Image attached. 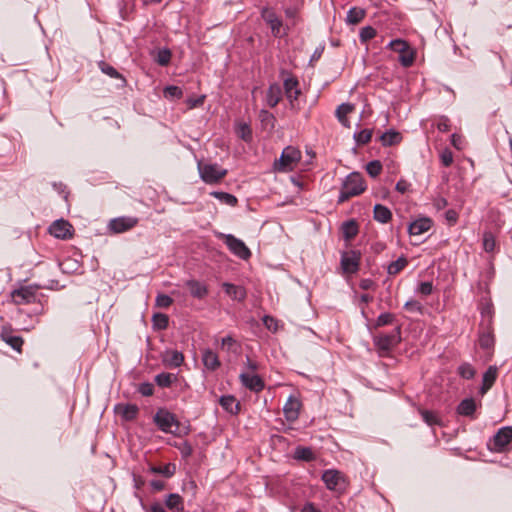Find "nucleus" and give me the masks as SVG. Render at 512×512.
<instances>
[{
  "instance_id": "nucleus-1",
  "label": "nucleus",
  "mask_w": 512,
  "mask_h": 512,
  "mask_svg": "<svg viewBox=\"0 0 512 512\" xmlns=\"http://www.w3.org/2000/svg\"><path fill=\"white\" fill-rule=\"evenodd\" d=\"M366 189V185L362 175L358 172L350 173L343 182L339 202H344L350 197L358 196Z\"/></svg>"
},
{
  "instance_id": "nucleus-2",
  "label": "nucleus",
  "mask_w": 512,
  "mask_h": 512,
  "mask_svg": "<svg viewBox=\"0 0 512 512\" xmlns=\"http://www.w3.org/2000/svg\"><path fill=\"white\" fill-rule=\"evenodd\" d=\"M301 159V152L293 146H287L283 149L279 159L273 163L274 171L289 172L292 171Z\"/></svg>"
},
{
  "instance_id": "nucleus-3",
  "label": "nucleus",
  "mask_w": 512,
  "mask_h": 512,
  "mask_svg": "<svg viewBox=\"0 0 512 512\" xmlns=\"http://www.w3.org/2000/svg\"><path fill=\"white\" fill-rule=\"evenodd\" d=\"M156 426L164 433H170L174 435L180 434V424L175 414L171 413L167 409L160 408L157 410L153 417Z\"/></svg>"
},
{
  "instance_id": "nucleus-4",
  "label": "nucleus",
  "mask_w": 512,
  "mask_h": 512,
  "mask_svg": "<svg viewBox=\"0 0 512 512\" xmlns=\"http://www.w3.org/2000/svg\"><path fill=\"white\" fill-rule=\"evenodd\" d=\"M215 236L219 240H222L226 244L229 251L238 258L242 260H247L251 257L250 249L245 245V243L241 239L236 238L232 234H225L222 232H215Z\"/></svg>"
},
{
  "instance_id": "nucleus-5",
  "label": "nucleus",
  "mask_w": 512,
  "mask_h": 512,
  "mask_svg": "<svg viewBox=\"0 0 512 512\" xmlns=\"http://www.w3.org/2000/svg\"><path fill=\"white\" fill-rule=\"evenodd\" d=\"M322 480L328 490L335 492H343L347 485L345 475L336 469L325 470L322 474Z\"/></svg>"
},
{
  "instance_id": "nucleus-6",
  "label": "nucleus",
  "mask_w": 512,
  "mask_h": 512,
  "mask_svg": "<svg viewBox=\"0 0 512 512\" xmlns=\"http://www.w3.org/2000/svg\"><path fill=\"white\" fill-rule=\"evenodd\" d=\"M198 171L201 179L208 184L219 182L227 174V170L221 168L218 164L198 163Z\"/></svg>"
},
{
  "instance_id": "nucleus-7",
  "label": "nucleus",
  "mask_w": 512,
  "mask_h": 512,
  "mask_svg": "<svg viewBox=\"0 0 512 512\" xmlns=\"http://www.w3.org/2000/svg\"><path fill=\"white\" fill-rule=\"evenodd\" d=\"M261 17L270 27L271 33L274 37H282L287 34L281 18L273 8H263L261 11Z\"/></svg>"
},
{
  "instance_id": "nucleus-8",
  "label": "nucleus",
  "mask_w": 512,
  "mask_h": 512,
  "mask_svg": "<svg viewBox=\"0 0 512 512\" xmlns=\"http://www.w3.org/2000/svg\"><path fill=\"white\" fill-rule=\"evenodd\" d=\"M400 334L401 328L397 327L389 334H382L375 337L374 344L380 351L388 352L400 342Z\"/></svg>"
},
{
  "instance_id": "nucleus-9",
  "label": "nucleus",
  "mask_w": 512,
  "mask_h": 512,
  "mask_svg": "<svg viewBox=\"0 0 512 512\" xmlns=\"http://www.w3.org/2000/svg\"><path fill=\"white\" fill-rule=\"evenodd\" d=\"M361 254L359 251L350 250L342 253L341 266L345 273L353 274L359 269Z\"/></svg>"
},
{
  "instance_id": "nucleus-10",
  "label": "nucleus",
  "mask_w": 512,
  "mask_h": 512,
  "mask_svg": "<svg viewBox=\"0 0 512 512\" xmlns=\"http://www.w3.org/2000/svg\"><path fill=\"white\" fill-rule=\"evenodd\" d=\"M138 223V219L135 217H117L114 219H111L108 224V228L111 232L115 234L126 232L133 227H135Z\"/></svg>"
},
{
  "instance_id": "nucleus-11",
  "label": "nucleus",
  "mask_w": 512,
  "mask_h": 512,
  "mask_svg": "<svg viewBox=\"0 0 512 512\" xmlns=\"http://www.w3.org/2000/svg\"><path fill=\"white\" fill-rule=\"evenodd\" d=\"M491 450L502 452L512 442V427H502L493 437Z\"/></svg>"
},
{
  "instance_id": "nucleus-12",
  "label": "nucleus",
  "mask_w": 512,
  "mask_h": 512,
  "mask_svg": "<svg viewBox=\"0 0 512 512\" xmlns=\"http://www.w3.org/2000/svg\"><path fill=\"white\" fill-rule=\"evenodd\" d=\"M71 229H72V226L68 221L60 219V220L54 221L51 224V226L49 228V232L51 235H53L56 238L66 239L68 237H71V235H72Z\"/></svg>"
},
{
  "instance_id": "nucleus-13",
  "label": "nucleus",
  "mask_w": 512,
  "mask_h": 512,
  "mask_svg": "<svg viewBox=\"0 0 512 512\" xmlns=\"http://www.w3.org/2000/svg\"><path fill=\"white\" fill-rule=\"evenodd\" d=\"M115 413L125 421L134 420L139 412V408L136 404H124L119 403L114 407Z\"/></svg>"
},
{
  "instance_id": "nucleus-14",
  "label": "nucleus",
  "mask_w": 512,
  "mask_h": 512,
  "mask_svg": "<svg viewBox=\"0 0 512 512\" xmlns=\"http://www.w3.org/2000/svg\"><path fill=\"white\" fill-rule=\"evenodd\" d=\"M300 408V401L296 397L289 396L283 407V412L286 419L288 421H295L299 416Z\"/></svg>"
},
{
  "instance_id": "nucleus-15",
  "label": "nucleus",
  "mask_w": 512,
  "mask_h": 512,
  "mask_svg": "<svg viewBox=\"0 0 512 512\" xmlns=\"http://www.w3.org/2000/svg\"><path fill=\"white\" fill-rule=\"evenodd\" d=\"M284 89L285 94L288 100L293 103V101H296L301 94V91L299 89V82L294 77H289L284 80Z\"/></svg>"
},
{
  "instance_id": "nucleus-16",
  "label": "nucleus",
  "mask_w": 512,
  "mask_h": 512,
  "mask_svg": "<svg viewBox=\"0 0 512 512\" xmlns=\"http://www.w3.org/2000/svg\"><path fill=\"white\" fill-rule=\"evenodd\" d=\"M498 375V368L496 366H490L483 374L482 386L480 388L481 395H484L491 389L495 383Z\"/></svg>"
},
{
  "instance_id": "nucleus-17",
  "label": "nucleus",
  "mask_w": 512,
  "mask_h": 512,
  "mask_svg": "<svg viewBox=\"0 0 512 512\" xmlns=\"http://www.w3.org/2000/svg\"><path fill=\"white\" fill-rule=\"evenodd\" d=\"M477 409V404L473 398L463 399L456 408V411L459 415L475 418V412Z\"/></svg>"
},
{
  "instance_id": "nucleus-18",
  "label": "nucleus",
  "mask_w": 512,
  "mask_h": 512,
  "mask_svg": "<svg viewBox=\"0 0 512 512\" xmlns=\"http://www.w3.org/2000/svg\"><path fill=\"white\" fill-rule=\"evenodd\" d=\"M432 226V221L429 218H420L412 222L408 227L410 235L418 236L427 232Z\"/></svg>"
},
{
  "instance_id": "nucleus-19",
  "label": "nucleus",
  "mask_w": 512,
  "mask_h": 512,
  "mask_svg": "<svg viewBox=\"0 0 512 512\" xmlns=\"http://www.w3.org/2000/svg\"><path fill=\"white\" fill-rule=\"evenodd\" d=\"M202 361L208 370L215 371L220 367V361L217 354L210 349L203 351Z\"/></svg>"
},
{
  "instance_id": "nucleus-20",
  "label": "nucleus",
  "mask_w": 512,
  "mask_h": 512,
  "mask_svg": "<svg viewBox=\"0 0 512 512\" xmlns=\"http://www.w3.org/2000/svg\"><path fill=\"white\" fill-rule=\"evenodd\" d=\"M12 299L14 303L18 305L29 303L32 299H34V292L27 287L20 288L13 291Z\"/></svg>"
},
{
  "instance_id": "nucleus-21",
  "label": "nucleus",
  "mask_w": 512,
  "mask_h": 512,
  "mask_svg": "<svg viewBox=\"0 0 512 512\" xmlns=\"http://www.w3.org/2000/svg\"><path fill=\"white\" fill-rule=\"evenodd\" d=\"M353 110H354V105L350 104V103H342L341 105H339L337 107L336 117L343 126H345V127L350 126L347 115L350 114Z\"/></svg>"
},
{
  "instance_id": "nucleus-22",
  "label": "nucleus",
  "mask_w": 512,
  "mask_h": 512,
  "mask_svg": "<svg viewBox=\"0 0 512 512\" xmlns=\"http://www.w3.org/2000/svg\"><path fill=\"white\" fill-rule=\"evenodd\" d=\"M373 217L377 222L387 223L392 218V213L389 208L382 204H376L373 209Z\"/></svg>"
},
{
  "instance_id": "nucleus-23",
  "label": "nucleus",
  "mask_w": 512,
  "mask_h": 512,
  "mask_svg": "<svg viewBox=\"0 0 512 512\" xmlns=\"http://www.w3.org/2000/svg\"><path fill=\"white\" fill-rule=\"evenodd\" d=\"M184 356L177 350H170L165 353L164 362L169 367L177 368L182 365Z\"/></svg>"
},
{
  "instance_id": "nucleus-24",
  "label": "nucleus",
  "mask_w": 512,
  "mask_h": 512,
  "mask_svg": "<svg viewBox=\"0 0 512 512\" xmlns=\"http://www.w3.org/2000/svg\"><path fill=\"white\" fill-rule=\"evenodd\" d=\"M186 285L189 288L191 295L195 298L202 299L208 293L207 287L199 281L189 280L186 282Z\"/></svg>"
},
{
  "instance_id": "nucleus-25",
  "label": "nucleus",
  "mask_w": 512,
  "mask_h": 512,
  "mask_svg": "<svg viewBox=\"0 0 512 512\" xmlns=\"http://www.w3.org/2000/svg\"><path fill=\"white\" fill-rule=\"evenodd\" d=\"M148 471L152 474H161L166 478H171L176 472L174 463H167L164 466L150 465Z\"/></svg>"
},
{
  "instance_id": "nucleus-26",
  "label": "nucleus",
  "mask_w": 512,
  "mask_h": 512,
  "mask_svg": "<svg viewBox=\"0 0 512 512\" xmlns=\"http://www.w3.org/2000/svg\"><path fill=\"white\" fill-rule=\"evenodd\" d=\"M165 505L168 509L175 511V512H181L183 511V500L179 494L171 493L167 496L165 500Z\"/></svg>"
},
{
  "instance_id": "nucleus-27",
  "label": "nucleus",
  "mask_w": 512,
  "mask_h": 512,
  "mask_svg": "<svg viewBox=\"0 0 512 512\" xmlns=\"http://www.w3.org/2000/svg\"><path fill=\"white\" fill-rule=\"evenodd\" d=\"M342 233L345 240L350 241L358 234V223L355 220H349L342 224Z\"/></svg>"
},
{
  "instance_id": "nucleus-28",
  "label": "nucleus",
  "mask_w": 512,
  "mask_h": 512,
  "mask_svg": "<svg viewBox=\"0 0 512 512\" xmlns=\"http://www.w3.org/2000/svg\"><path fill=\"white\" fill-rule=\"evenodd\" d=\"M281 88L279 85H271L266 93V101L270 107H274L281 99Z\"/></svg>"
},
{
  "instance_id": "nucleus-29",
  "label": "nucleus",
  "mask_w": 512,
  "mask_h": 512,
  "mask_svg": "<svg viewBox=\"0 0 512 512\" xmlns=\"http://www.w3.org/2000/svg\"><path fill=\"white\" fill-rule=\"evenodd\" d=\"M219 403L227 412L237 413L239 410V403L231 395L221 396Z\"/></svg>"
},
{
  "instance_id": "nucleus-30",
  "label": "nucleus",
  "mask_w": 512,
  "mask_h": 512,
  "mask_svg": "<svg viewBox=\"0 0 512 512\" xmlns=\"http://www.w3.org/2000/svg\"><path fill=\"white\" fill-rule=\"evenodd\" d=\"M223 288L225 293L235 300H242L245 297V291L242 287L230 283H224Z\"/></svg>"
},
{
  "instance_id": "nucleus-31",
  "label": "nucleus",
  "mask_w": 512,
  "mask_h": 512,
  "mask_svg": "<svg viewBox=\"0 0 512 512\" xmlns=\"http://www.w3.org/2000/svg\"><path fill=\"white\" fill-rule=\"evenodd\" d=\"M294 459L302 461H313L315 460V454L309 447L298 446L293 455Z\"/></svg>"
},
{
  "instance_id": "nucleus-32",
  "label": "nucleus",
  "mask_w": 512,
  "mask_h": 512,
  "mask_svg": "<svg viewBox=\"0 0 512 512\" xmlns=\"http://www.w3.org/2000/svg\"><path fill=\"white\" fill-rule=\"evenodd\" d=\"M380 139L384 146H392L398 144L401 141L402 137L399 132L390 130L383 133Z\"/></svg>"
},
{
  "instance_id": "nucleus-33",
  "label": "nucleus",
  "mask_w": 512,
  "mask_h": 512,
  "mask_svg": "<svg viewBox=\"0 0 512 512\" xmlns=\"http://www.w3.org/2000/svg\"><path fill=\"white\" fill-rule=\"evenodd\" d=\"M236 134L238 137L246 142L252 141V129L245 122L239 121L236 123Z\"/></svg>"
},
{
  "instance_id": "nucleus-34",
  "label": "nucleus",
  "mask_w": 512,
  "mask_h": 512,
  "mask_svg": "<svg viewBox=\"0 0 512 512\" xmlns=\"http://www.w3.org/2000/svg\"><path fill=\"white\" fill-rule=\"evenodd\" d=\"M419 412H420V415L422 416L423 421L427 425H429V426H434V425L441 426L442 425V421L436 413L429 411V410H424V409H420Z\"/></svg>"
},
{
  "instance_id": "nucleus-35",
  "label": "nucleus",
  "mask_w": 512,
  "mask_h": 512,
  "mask_svg": "<svg viewBox=\"0 0 512 512\" xmlns=\"http://www.w3.org/2000/svg\"><path fill=\"white\" fill-rule=\"evenodd\" d=\"M365 16V11L362 8L352 7L349 9L347 13V22L349 24H358L360 23Z\"/></svg>"
},
{
  "instance_id": "nucleus-36",
  "label": "nucleus",
  "mask_w": 512,
  "mask_h": 512,
  "mask_svg": "<svg viewBox=\"0 0 512 512\" xmlns=\"http://www.w3.org/2000/svg\"><path fill=\"white\" fill-rule=\"evenodd\" d=\"M211 195L218 199L221 203L229 206H234L237 203L236 197L226 192L213 191L211 192Z\"/></svg>"
},
{
  "instance_id": "nucleus-37",
  "label": "nucleus",
  "mask_w": 512,
  "mask_h": 512,
  "mask_svg": "<svg viewBox=\"0 0 512 512\" xmlns=\"http://www.w3.org/2000/svg\"><path fill=\"white\" fill-rule=\"evenodd\" d=\"M408 261L405 257H400L396 261L391 262L388 265L387 272L389 275H396L405 268Z\"/></svg>"
},
{
  "instance_id": "nucleus-38",
  "label": "nucleus",
  "mask_w": 512,
  "mask_h": 512,
  "mask_svg": "<svg viewBox=\"0 0 512 512\" xmlns=\"http://www.w3.org/2000/svg\"><path fill=\"white\" fill-rule=\"evenodd\" d=\"M173 380H175V375L172 373H160L155 376V382L162 388L169 387Z\"/></svg>"
},
{
  "instance_id": "nucleus-39",
  "label": "nucleus",
  "mask_w": 512,
  "mask_h": 512,
  "mask_svg": "<svg viewBox=\"0 0 512 512\" xmlns=\"http://www.w3.org/2000/svg\"><path fill=\"white\" fill-rule=\"evenodd\" d=\"M99 68L104 74L110 76L111 78L121 79L123 82L125 81L123 79V77L121 76V74L113 66L109 65L108 63H106L104 61H100Z\"/></svg>"
},
{
  "instance_id": "nucleus-40",
  "label": "nucleus",
  "mask_w": 512,
  "mask_h": 512,
  "mask_svg": "<svg viewBox=\"0 0 512 512\" xmlns=\"http://www.w3.org/2000/svg\"><path fill=\"white\" fill-rule=\"evenodd\" d=\"M258 119H260L264 129H272L274 127L275 118L268 111H260V113H258Z\"/></svg>"
},
{
  "instance_id": "nucleus-41",
  "label": "nucleus",
  "mask_w": 512,
  "mask_h": 512,
  "mask_svg": "<svg viewBox=\"0 0 512 512\" xmlns=\"http://www.w3.org/2000/svg\"><path fill=\"white\" fill-rule=\"evenodd\" d=\"M164 97L170 100L180 99L183 95L182 89L178 86H167L163 91Z\"/></svg>"
},
{
  "instance_id": "nucleus-42",
  "label": "nucleus",
  "mask_w": 512,
  "mask_h": 512,
  "mask_svg": "<svg viewBox=\"0 0 512 512\" xmlns=\"http://www.w3.org/2000/svg\"><path fill=\"white\" fill-rule=\"evenodd\" d=\"M366 171L371 177H373V178L377 177L382 171L381 162L378 160L370 161L366 165Z\"/></svg>"
},
{
  "instance_id": "nucleus-43",
  "label": "nucleus",
  "mask_w": 512,
  "mask_h": 512,
  "mask_svg": "<svg viewBox=\"0 0 512 512\" xmlns=\"http://www.w3.org/2000/svg\"><path fill=\"white\" fill-rule=\"evenodd\" d=\"M152 321L154 327L162 330L167 328L169 319L167 315L158 313L153 315Z\"/></svg>"
},
{
  "instance_id": "nucleus-44",
  "label": "nucleus",
  "mask_w": 512,
  "mask_h": 512,
  "mask_svg": "<svg viewBox=\"0 0 512 512\" xmlns=\"http://www.w3.org/2000/svg\"><path fill=\"white\" fill-rule=\"evenodd\" d=\"M496 246L495 237L491 232H485L483 235V248L486 252H493Z\"/></svg>"
},
{
  "instance_id": "nucleus-45",
  "label": "nucleus",
  "mask_w": 512,
  "mask_h": 512,
  "mask_svg": "<svg viewBox=\"0 0 512 512\" xmlns=\"http://www.w3.org/2000/svg\"><path fill=\"white\" fill-rule=\"evenodd\" d=\"M240 379L242 384L251 389L256 390V375L255 374H249V373H241Z\"/></svg>"
},
{
  "instance_id": "nucleus-46",
  "label": "nucleus",
  "mask_w": 512,
  "mask_h": 512,
  "mask_svg": "<svg viewBox=\"0 0 512 512\" xmlns=\"http://www.w3.org/2000/svg\"><path fill=\"white\" fill-rule=\"evenodd\" d=\"M389 47L399 54L404 53L409 49L408 43L401 39H394L390 41Z\"/></svg>"
},
{
  "instance_id": "nucleus-47",
  "label": "nucleus",
  "mask_w": 512,
  "mask_h": 512,
  "mask_svg": "<svg viewBox=\"0 0 512 512\" xmlns=\"http://www.w3.org/2000/svg\"><path fill=\"white\" fill-rule=\"evenodd\" d=\"M371 137L372 131L368 129L361 130L360 132L354 134L355 141L360 145L367 144L371 140Z\"/></svg>"
},
{
  "instance_id": "nucleus-48",
  "label": "nucleus",
  "mask_w": 512,
  "mask_h": 512,
  "mask_svg": "<svg viewBox=\"0 0 512 512\" xmlns=\"http://www.w3.org/2000/svg\"><path fill=\"white\" fill-rule=\"evenodd\" d=\"M3 340L10 345L14 350L20 351L23 344V340L19 336L3 335Z\"/></svg>"
},
{
  "instance_id": "nucleus-49",
  "label": "nucleus",
  "mask_w": 512,
  "mask_h": 512,
  "mask_svg": "<svg viewBox=\"0 0 512 512\" xmlns=\"http://www.w3.org/2000/svg\"><path fill=\"white\" fill-rule=\"evenodd\" d=\"M458 372L461 377L465 379H471L475 376V369L469 363H463L459 366Z\"/></svg>"
},
{
  "instance_id": "nucleus-50",
  "label": "nucleus",
  "mask_w": 512,
  "mask_h": 512,
  "mask_svg": "<svg viewBox=\"0 0 512 512\" xmlns=\"http://www.w3.org/2000/svg\"><path fill=\"white\" fill-rule=\"evenodd\" d=\"M479 345L483 349H490L494 345L493 335L489 332L482 333L479 337Z\"/></svg>"
},
{
  "instance_id": "nucleus-51",
  "label": "nucleus",
  "mask_w": 512,
  "mask_h": 512,
  "mask_svg": "<svg viewBox=\"0 0 512 512\" xmlns=\"http://www.w3.org/2000/svg\"><path fill=\"white\" fill-rule=\"evenodd\" d=\"M375 36H376V30L371 26L363 27L360 30L359 37H360L361 42H367V41L371 40L372 38H374Z\"/></svg>"
},
{
  "instance_id": "nucleus-52",
  "label": "nucleus",
  "mask_w": 512,
  "mask_h": 512,
  "mask_svg": "<svg viewBox=\"0 0 512 512\" xmlns=\"http://www.w3.org/2000/svg\"><path fill=\"white\" fill-rule=\"evenodd\" d=\"M394 315L392 313L386 312L382 313L378 316L376 320V327H382L385 325L392 324L394 321Z\"/></svg>"
},
{
  "instance_id": "nucleus-53",
  "label": "nucleus",
  "mask_w": 512,
  "mask_h": 512,
  "mask_svg": "<svg viewBox=\"0 0 512 512\" xmlns=\"http://www.w3.org/2000/svg\"><path fill=\"white\" fill-rule=\"evenodd\" d=\"M221 348L226 351L236 352L237 344L236 341L231 336H226L222 338Z\"/></svg>"
},
{
  "instance_id": "nucleus-54",
  "label": "nucleus",
  "mask_w": 512,
  "mask_h": 512,
  "mask_svg": "<svg viewBox=\"0 0 512 512\" xmlns=\"http://www.w3.org/2000/svg\"><path fill=\"white\" fill-rule=\"evenodd\" d=\"M440 161L443 166L449 167L453 163V153L450 149L445 148L440 153Z\"/></svg>"
},
{
  "instance_id": "nucleus-55",
  "label": "nucleus",
  "mask_w": 512,
  "mask_h": 512,
  "mask_svg": "<svg viewBox=\"0 0 512 512\" xmlns=\"http://www.w3.org/2000/svg\"><path fill=\"white\" fill-rule=\"evenodd\" d=\"M170 59H171L170 50L162 49V50L158 51L156 60L161 66H166L170 62Z\"/></svg>"
},
{
  "instance_id": "nucleus-56",
  "label": "nucleus",
  "mask_w": 512,
  "mask_h": 512,
  "mask_svg": "<svg viewBox=\"0 0 512 512\" xmlns=\"http://www.w3.org/2000/svg\"><path fill=\"white\" fill-rule=\"evenodd\" d=\"M155 302L156 305L160 308H168L173 303V300L166 294H158Z\"/></svg>"
},
{
  "instance_id": "nucleus-57",
  "label": "nucleus",
  "mask_w": 512,
  "mask_h": 512,
  "mask_svg": "<svg viewBox=\"0 0 512 512\" xmlns=\"http://www.w3.org/2000/svg\"><path fill=\"white\" fill-rule=\"evenodd\" d=\"M399 62L404 66V67H409L413 64L414 62V54L413 52H410L409 49L404 52V53H401L400 56H399Z\"/></svg>"
},
{
  "instance_id": "nucleus-58",
  "label": "nucleus",
  "mask_w": 512,
  "mask_h": 512,
  "mask_svg": "<svg viewBox=\"0 0 512 512\" xmlns=\"http://www.w3.org/2000/svg\"><path fill=\"white\" fill-rule=\"evenodd\" d=\"M404 308L413 313H421L422 312V305L420 302L416 300H409L405 303Z\"/></svg>"
},
{
  "instance_id": "nucleus-59",
  "label": "nucleus",
  "mask_w": 512,
  "mask_h": 512,
  "mask_svg": "<svg viewBox=\"0 0 512 512\" xmlns=\"http://www.w3.org/2000/svg\"><path fill=\"white\" fill-rule=\"evenodd\" d=\"M263 323L266 326V328L272 332H276L278 329V322L273 317L264 316Z\"/></svg>"
},
{
  "instance_id": "nucleus-60",
  "label": "nucleus",
  "mask_w": 512,
  "mask_h": 512,
  "mask_svg": "<svg viewBox=\"0 0 512 512\" xmlns=\"http://www.w3.org/2000/svg\"><path fill=\"white\" fill-rule=\"evenodd\" d=\"M445 219L449 225H454L458 220V213L453 209H449L445 212Z\"/></svg>"
},
{
  "instance_id": "nucleus-61",
  "label": "nucleus",
  "mask_w": 512,
  "mask_h": 512,
  "mask_svg": "<svg viewBox=\"0 0 512 512\" xmlns=\"http://www.w3.org/2000/svg\"><path fill=\"white\" fill-rule=\"evenodd\" d=\"M139 392L143 396H151L153 394V392H154V387L150 383H143L139 387Z\"/></svg>"
},
{
  "instance_id": "nucleus-62",
  "label": "nucleus",
  "mask_w": 512,
  "mask_h": 512,
  "mask_svg": "<svg viewBox=\"0 0 512 512\" xmlns=\"http://www.w3.org/2000/svg\"><path fill=\"white\" fill-rule=\"evenodd\" d=\"M433 286L431 282H421L418 291L423 295H430L432 293Z\"/></svg>"
},
{
  "instance_id": "nucleus-63",
  "label": "nucleus",
  "mask_w": 512,
  "mask_h": 512,
  "mask_svg": "<svg viewBox=\"0 0 512 512\" xmlns=\"http://www.w3.org/2000/svg\"><path fill=\"white\" fill-rule=\"evenodd\" d=\"M437 129L440 132H447L450 129L449 119L447 117H441L437 122Z\"/></svg>"
},
{
  "instance_id": "nucleus-64",
  "label": "nucleus",
  "mask_w": 512,
  "mask_h": 512,
  "mask_svg": "<svg viewBox=\"0 0 512 512\" xmlns=\"http://www.w3.org/2000/svg\"><path fill=\"white\" fill-rule=\"evenodd\" d=\"M447 205H448V202H447V200L444 197H436L433 200V206L438 211L446 208Z\"/></svg>"
}]
</instances>
